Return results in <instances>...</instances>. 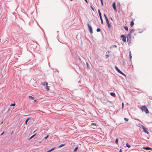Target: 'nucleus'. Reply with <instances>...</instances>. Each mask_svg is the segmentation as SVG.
Masks as SVG:
<instances>
[{
  "label": "nucleus",
  "instance_id": "obj_22",
  "mask_svg": "<svg viewBox=\"0 0 152 152\" xmlns=\"http://www.w3.org/2000/svg\"><path fill=\"white\" fill-rule=\"evenodd\" d=\"M36 135V134H34L33 135H32L31 137L29 139H31V138H32L33 137H34V136Z\"/></svg>",
  "mask_w": 152,
  "mask_h": 152
},
{
  "label": "nucleus",
  "instance_id": "obj_21",
  "mask_svg": "<svg viewBox=\"0 0 152 152\" xmlns=\"http://www.w3.org/2000/svg\"><path fill=\"white\" fill-rule=\"evenodd\" d=\"M64 145H65V144H61L60 146H59V147L60 148L61 147H62V146H64Z\"/></svg>",
  "mask_w": 152,
  "mask_h": 152
},
{
  "label": "nucleus",
  "instance_id": "obj_34",
  "mask_svg": "<svg viewBox=\"0 0 152 152\" xmlns=\"http://www.w3.org/2000/svg\"><path fill=\"white\" fill-rule=\"evenodd\" d=\"M119 152H122V150H121V149H120V151H119Z\"/></svg>",
  "mask_w": 152,
  "mask_h": 152
},
{
  "label": "nucleus",
  "instance_id": "obj_3",
  "mask_svg": "<svg viewBox=\"0 0 152 152\" xmlns=\"http://www.w3.org/2000/svg\"><path fill=\"white\" fill-rule=\"evenodd\" d=\"M142 127L143 129V131L145 133H146L148 134H149V132L148 131V129L147 128L143 126H142Z\"/></svg>",
  "mask_w": 152,
  "mask_h": 152
},
{
  "label": "nucleus",
  "instance_id": "obj_2",
  "mask_svg": "<svg viewBox=\"0 0 152 152\" xmlns=\"http://www.w3.org/2000/svg\"><path fill=\"white\" fill-rule=\"evenodd\" d=\"M41 84L44 86H45V89L47 91H48L49 90L50 87L48 86V83L47 82H45L41 83Z\"/></svg>",
  "mask_w": 152,
  "mask_h": 152
},
{
  "label": "nucleus",
  "instance_id": "obj_14",
  "mask_svg": "<svg viewBox=\"0 0 152 152\" xmlns=\"http://www.w3.org/2000/svg\"><path fill=\"white\" fill-rule=\"evenodd\" d=\"M134 24V23L133 21H132L130 23V26H131V27H132L133 26Z\"/></svg>",
  "mask_w": 152,
  "mask_h": 152
},
{
  "label": "nucleus",
  "instance_id": "obj_1",
  "mask_svg": "<svg viewBox=\"0 0 152 152\" xmlns=\"http://www.w3.org/2000/svg\"><path fill=\"white\" fill-rule=\"evenodd\" d=\"M141 109L142 112L143 111H144L146 113H149V111L148 109L145 106H142L141 108Z\"/></svg>",
  "mask_w": 152,
  "mask_h": 152
},
{
  "label": "nucleus",
  "instance_id": "obj_17",
  "mask_svg": "<svg viewBox=\"0 0 152 152\" xmlns=\"http://www.w3.org/2000/svg\"><path fill=\"white\" fill-rule=\"evenodd\" d=\"M124 29L127 31H128V28L127 27V26H124Z\"/></svg>",
  "mask_w": 152,
  "mask_h": 152
},
{
  "label": "nucleus",
  "instance_id": "obj_19",
  "mask_svg": "<svg viewBox=\"0 0 152 152\" xmlns=\"http://www.w3.org/2000/svg\"><path fill=\"white\" fill-rule=\"evenodd\" d=\"M126 146L128 148H130L131 147V146L130 145H129L128 143H126Z\"/></svg>",
  "mask_w": 152,
  "mask_h": 152
},
{
  "label": "nucleus",
  "instance_id": "obj_16",
  "mask_svg": "<svg viewBox=\"0 0 152 152\" xmlns=\"http://www.w3.org/2000/svg\"><path fill=\"white\" fill-rule=\"evenodd\" d=\"M29 118H27V119H26L25 121V124L26 125H27V122L28 121V120L29 119Z\"/></svg>",
  "mask_w": 152,
  "mask_h": 152
},
{
  "label": "nucleus",
  "instance_id": "obj_18",
  "mask_svg": "<svg viewBox=\"0 0 152 152\" xmlns=\"http://www.w3.org/2000/svg\"><path fill=\"white\" fill-rule=\"evenodd\" d=\"M115 142L117 144H118V138H116L115 140Z\"/></svg>",
  "mask_w": 152,
  "mask_h": 152
},
{
  "label": "nucleus",
  "instance_id": "obj_33",
  "mask_svg": "<svg viewBox=\"0 0 152 152\" xmlns=\"http://www.w3.org/2000/svg\"><path fill=\"white\" fill-rule=\"evenodd\" d=\"M84 0L85 1H86L87 3H88V1H87V0Z\"/></svg>",
  "mask_w": 152,
  "mask_h": 152
},
{
  "label": "nucleus",
  "instance_id": "obj_32",
  "mask_svg": "<svg viewBox=\"0 0 152 152\" xmlns=\"http://www.w3.org/2000/svg\"><path fill=\"white\" fill-rule=\"evenodd\" d=\"M4 132H3V133H2L1 134V135H2V134H4Z\"/></svg>",
  "mask_w": 152,
  "mask_h": 152
},
{
  "label": "nucleus",
  "instance_id": "obj_9",
  "mask_svg": "<svg viewBox=\"0 0 152 152\" xmlns=\"http://www.w3.org/2000/svg\"><path fill=\"white\" fill-rule=\"evenodd\" d=\"M106 23L107 24L109 28H110L111 26V25L110 24L108 19L106 20Z\"/></svg>",
  "mask_w": 152,
  "mask_h": 152
},
{
  "label": "nucleus",
  "instance_id": "obj_36",
  "mask_svg": "<svg viewBox=\"0 0 152 152\" xmlns=\"http://www.w3.org/2000/svg\"><path fill=\"white\" fill-rule=\"evenodd\" d=\"M3 121H2L1 122V124H2L3 123Z\"/></svg>",
  "mask_w": 152,
  "mask_h": 152
},
{
  "label": "nucleus",
  "instance_id": "obj_31",
  "mask_svg": "<svg viewBox=\"0 0 152 152\" xmlns=\"http://www.w3.org/2000/svg\"><path fill=\"white\" fill-rule=\"evenodd\" d=\"M49 136V135H48L45 138V139H46Z\"/></svg>",
  "mask_w": 152,
  "mask_h": 152
},
{
  "label": "nucleus",
  "instance_id": "obj_6",
  "mask_svg": "<svg viewBox=\"0 0 152 152\" xmlns=\"http://www.w3.org/2000/svg\"><path fill=\"white\" fill-rule=\"evenodd\" d=\"M87 25L88 26L89 30V31H90V32L91 33H93V31H92V28L91 26L89 25V23H88Z\"/></svg>",
  "mask_w": 152,
  "mask_h": 152
},
{
  "label": "nucleus",
  "instance_id": "obj_26",
  "mask_svg": "<svg viewBox=\"0 0 152 152\" xmlns=\"http://www.w3.org/2000/svg\"><path fill=\"white\" fill-rule=\"evenodd\" d=\"M124 119L126 121H128V119L126 118H124Z\"/></svg>",
  "mask_w": 152,
  "mask_h": 152
},
{
  "label": "nucleus",
  "instance_id": "obj_20",
  "mask_svg": "<svg viewBox=\"0 0 152 152\" xmlns=\"http://www.w3.org/2000/svg\"><path fill=\"white\" fill-rule=\"evenodd\" d=\"M91 125H93V126H97L96 125V124L94 123H92L91 124Z\"/></svg>",
  "mask_w": 152,
  "mask_h": 152
},
{
  "label": "nucleus",
  "instance_id": "obj_30",
  "mask_svg": "<svg viewBox=\"0 0 152 152\" xmlns=\"http://www.w3.org/2000/svg\"><path fill=\"white\" fill-rule=\"evenodd\" d=\"M100 1L101 2L102 5H103V2L102 0H100Z\"/></svg>",
  "mask_w": 152,
  "mask_h": 152
},
{
  "label": "nucleus",
  "instance_id": "obj_28",
  "mask_svg": "<svg viewBox=\"0 0 152 152\" xmlns=\"http://www.w3.org/2000/svg\"><path fill=\"white\" fill-rule=\"evenodd\" d=\"M124 108V103L122 102V108L123 109Z\"/></svg>",
  "mask_w": 152,
  "mask_h": 152
},
{
  "label": "nucleus",
  "instance_id": "obj_38",
  "mask_svg": "<svg viewBox=\"0 0 152 152\" xmlns=\"http://www.w3.org/2000/svg\"><path fill=\"white\" fill-rule=\"evenodd\" d=\"M115 47H116V45H114Z\"/></svg>",
  "mask_w": 152,
  "mask_h": 152
},
{
  "label": "nucleus",
  "instance_id": "obj_27",
  "mask_svg": "<svg viewBox=\"0 0 152 152\" xmlns=\"http://www.w3.org/2000/svg\"><path fill=\"white\" fill-rule=\"evenodd\" d=\"M78 147H76V148H75V150H74V151H76L77 150V149H78Z\"/></svg>",
  "mask_w": 152,
  "mask_h": 152
},
{
  "label": "nucleus",
  "instance_id": "obj_15",
  "mask_svg": "<svg viewBox=\"0 0 152 152\" xmlns=\"http://www.w3.org/2000/svg\"><path fill=\"white\" fill-rule=\"evenodd\" d=\"M55 147L51 149L50 150L48 151L47 152H50L51 151L53 150H54L55 149Z\"/></svg>",
  "mask_w": 152,
  "mask_h": 152
},
{
  "label": "nucleus",
  "instance_id": "obj_7",
  "mask_svg": "<svg viewBox=\"0 0 152 152\" xmlns=\"http://www.w3.org/2000/svg\"><path fill=\"white\" fill-rule=\"evenodd\" d=\"M121 38L124 42H126V38L124 35H122L121 36Z\"/></svg>",
  "mask_w": 152,
  "mask_h": 152
},
{
  "label": "nucleus",
  "instance_id": "obj_24",
  "mask_svg": "<svg viewBox=\"0 0 152 152\" xmlns=\"http://www.w3.org/2000/svg\"><path fill=\"white\" fill-rule=\"evenodd\" d=\"M100 30H101V29L100 28H98L96 29V31L97 32H99V31H100Z\"/></svg>",
  "mask_w": 152,
  "mask_h": 152
},
{
  "label": "nucleus",
  "instance_id": "obj_4",
  "mask_svg": "<svg viewBox=\"0 0 152 152\" xmlns=\"http://www.w3.org/2000/svg\"><path fill=\"white\" fill-rule=\"evenodd\" d=\"M115 69L116 70L120 73L122 75L125 76L124 74L122 72L120 69H118V67L116 66H115Z\"/></svg>",
  "mask_w": 152,
  "mask_h": 152
},
{
  "label": "nucleus",
  "instance_id": "obj_37",
  "mask_svg": "<svg viewBox=\"0 0 152 152\" xmlns=\"http://www.w3.org/2000/svg\"><path fill=\"white\" fill-rule=\"evenodd\" d=\"M36 100H34V102H36Z\"/></svg>",
  "mask_w": 152,
  "mask_h": 152
},
{
  "label": "nucleus",
  "instance_id": "obj_23",
  "mask_svg": "<svg viewBox=\"0 0 152 152\" xmlns=\"http://www.w3.org/2000/svg\"><path fill=\"white\" fill-rule=\"evenodd\" d=\"M15 104H12L10 105V106H15Z\"/></svg>",
  "mask_w": 152,
  "mask_h": 152
},
{
  "label": "nucleus",
  "instance_id": "obj_13",
  "mask_svg": "<svg viewBox=\"0 0 152 152\" xmlns=\"http://www.w3.org/2000/svg\"><path fill=\"white\" fill-rule=\"evenodd\" d=\"M110 94L112 96H113L114 97H115V95L114 93H113V92H111L110 93Z\"/></svg>",
  "mask_w": 152,
  "mask_h": 152
},
{
  "label": "nucleus",
  "instance_id": "obj_8",
  "mask_svg": "<svg viewBox=\"0 0 152 152\" xmlns=\"http://www.w3.org/2000/svg\"><path fill=\"white\" fill-rule=\"evenodd\" d=\"M112 6L114 10L115 11H116V8L115 6V3L114 2L113 3Z\"/></svg>",
  "mask_w": 152,
  "mask_h": 152
},
{
  "label": "nucleus",
  "instance_id": "obj_35",
  "mask_svg": "<svg viewBox=\"0 0 152 152\" xmlns=\"http://www.w3.org/2000/svg\"><path fill=\"white\" fill-rule=\"evenodd\" d=\"M110 19L112 20H113V19L112 18H110Z\"/></svg>",
  "mask_w": 152,
  "mask_h": 152
},
{
  "label": "nucleus",
  "instance_id": "obj_29",
  "mask_svg": "<svg viewBox=\"0 0 152 152\" xmlns=\"http://www.w3.org/2000/svg\"><path fill=\"white\" fill-rule=\"evenodd\" d=\"M90 7H91V9L93 11H94V8L93 7H92V6L91 5L90 6Z\"/></svg>",
  "mask_w": 152,
  "mask_h": 152
},
{
  "label": "nucleus",
  "instance_id": "obj_25",
  "mask_svg": "<svg viewBox=\"0 0 152 152\" xmlns=\"http://www.w3.org/2000/svg\"><path fill=\"white\" fill-rule=\"evenodd\" d=\"M104 15L105 17V18L106 20L108 19L107 18V16H106V15L105 14H104Z\"/></svg>",
  "mask_w": 152,
  "mask_h": 152
},
{
  "label": "nucleus",
  "instance_id": "obj_11",
  "mask_svg": "<svg viewBox=\"0 0 152 152\" xmlns=\"http://www.w3.org/2000/svg\"><path fill=\"white\" fill-rule=\"evenodd\" d=\"M129 58H130V61L131 62V59H132V56H131V51H129Z\"/></svg>",
  "mask_w": 152,
  "mask_h": 152
},
{
  "label": "nucleus",
  "instance_id": "obj_12",
  "mask_svg": "<svg viewBox=\"0 0 152 152\" xmlns=\"http://www.w3.org/2000/svg\"><path fill=\"white\" fill-rule=\"evenodd\" d=\"M28 98L31 100H33L34 99V98L33 97L30 96H28Z\"/></svg>",
  "mask_w": 152,
  "mask_h": 152
},
{
  "label": "nucleus",
  "instance_id": "obj_5",
  "mask_svg": "<svg viewBox=\"0 0 152 152\" xmlns=\"http://www.w3.org/2000/svg\"><path fill=\"white\" fill-rule=\"evenodd\" d=\"M98 11L99 14V17H100V19H101V23L102 24H103V20H102V16H101V13L100 12V10L99 9H98Z\"/></svg>",
  "mask_w": 152,
  "mask_h": 152
},
{
  "label": "nucleus",
  "instance_id": "obj_10",
  "mask_svg": "<svg viewBox=\"0 0 152 152\" xmlns=\"http://www.w3.org/2000/svg\"><path fill=\"white\" fill-rule=\"evenodd\" d=\"M143 149H145L146 150H151L152 149L151 148L148 147H143Z\"/></svg>",
  "mask_w": 152,
  "mask_h": 152
}]
</instances>
